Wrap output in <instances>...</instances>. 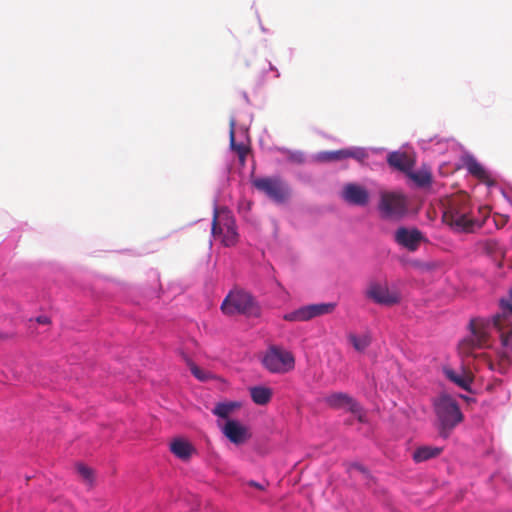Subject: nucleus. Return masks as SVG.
Returning <instances> with one entry per match:
<instances>
[{
	"mask_svg": "<svg viewBox=\"0 0 512 512\" xmlns=\"http://www.w3.org/2000/svg\"><path fill=\"white\" fill-rule=\"evenodd\" d=\"M500 308L501 313L493 317V325L499 333L504 349L498 364H495L483 353L474 354L475 349L486 348L490 345L489 323L483 319H472L470 321L471 334L458 345L460 355L463 357L474 356L479 358L490 370L505 369L510 364L509 358L512 355V323L508 319L509 316H512V299L510 296L509 299L500 300Z\"/></svg>",
	"mask_w": 512,
	"mask_h": 512,
	"instance_id": "f257e3e1",
	"label": "nucleus"
},
{
	"mask_svg": "<svg viewBox=\"0 0 512 512\" xmlns=\"http://www.w3.org/2000/svg\"><path fill=\"white\" fill-rule=\"evenodd\" d=\"M500 308L501 313L493 317V325L499 333L504 349L498 364H495L483 353L474 354L475 349L486 348L490 345L489 323L483 319H472L470 321L471 334L458 345L460 355L463 357L474 356L479 358L490 370L505 369L510 364L509 358L512 355V323L508 319L509 316H512V299L510 296L509 299L500 300Z\"/></svg>",
	"mask_w": 512,
	"mask_h": 512,
	"instance_id": "f03ea898",
	"label": "nucleus"
},
{
	"mask_svg": "<svg viewBox=\"0 0 512 512\" xmlns=\"http://www.w3.org/2000/svg\"><path fill=\"white\" fill-rule=\"evenodd\" d=\"M443 221L456 232L471 233L477 222L471 217L470 201L467 195L450 198L443 212Z\"/></svg>",
	"mask_w": 512,
	"mask_h": 512,
	"instance_id": "7ed1b4c3",
	"label": "nucleus"
},
{
	"mask_svg": "<svg viewBox=\"0 0 512 512\" xmlns=\"http://www.w3.org/2000/svg\"><path fill=\"white\" fill-rule=\"evenodd\" d=\"M221 310L228 316L242 314L248 317L260 316V308L253 296L244 290H233L224 299Z\"/></svg>",
	"mask_w": 512,
	"mask_h": 512,
	"instance_id": "20e7f679",
	"label": "nucleus"
},
{
	"mask_svg": "<svg viewBox=\"0 0 512 512\" xmlns=\"http://www.w3.org/2000/svg\"><path fill=\"white\" fill-rule=\"evenodd\" d=\"M435 411L440 422V434L444 437H447L448 433L463 419L458 403L447 395L437 400Z\"/></svg>",
	"mask_w": 512,
	"mask_h": 512,
	"instance_id": "39448f33",
	"label": "nucleus"
},
{
	"mask_svg": "<svg viewBox=\"0 0 512 512\" xmlns=\"http://www.w3.org/2000/svg\"><path fill=\"white\" fill-rule=\"evenodd\" d=\"M212 233L221 243L227 247L234 246L238 241L235 219L227 210H215Z\"/></svg>",
	"mask_w": 512,
	"mask_h": 512,
	"instance_id": "423d86ee",
	"label": "nucleus"
},
{
	"mask_svg": "<svg viewBox=\"0 0 512 512\" xmlns=\"http://www.w3.org/2000/svg\"><path fill=\"white\" fill-rule=\"evenodd\" d=\"M378 209L383 218L399 220L407 213V199L401 193L381 192Z\"/></svg>",
	"mask_w": 512,
	"mask_h": 512,
	"instance_id": "0eeeda50",
	"label": "nucleus"
},
{
	"mask_svg": "<svg viewBox=\"0 0 512 512\" xmlns=\"http://www.w3.org/2000/svg\"><path fill=\"white\" fill-rule=\"evenodd\" d=\"M262 363L270 372L284 374L294 369L295 358L290 351L272 346L263 357Z\"/></svg>",
	"mask_w": 512,
	"mask_h": 512,
	"instance_id": "6e6552de",
	"label": "nucleus"
},
{
	"mask_svg": "<svg viewBox=\"0 0 512 512\" xmlns=\"http://www.w3.org/2000/svg\"><path fill=\"white\" fill-rule=\"evenodd\" d=\"M253 186L275 203H284L290 196L289 186L279 177H260L252 180Z\"/></svg>",
	"mask_w": 512,
	"mask_h": 512,
	"instance_id": "1a4fd4ad",
	"label": "nucleus"
},
{
	"mask_svg": "<svg viewBox=\"0 0 512 512\" xmlns=\"http://www.w3.org/2000/svg\"><path fill=\"white\" fill-rule=\"evenodd\" d=\"M334 303H319L302 306L292 312L286 313L283 319L289 322L309 321L315 317L330 314L335 309Z\"/></svg>",
	"mask_w": 512,
	"mask_h": 512,
	"instance_id": "9d476101",
	"label": "nucleus"
},
{
	"mask_svg": "<svg viewBox=\"0 0 512 512\" xmlns=\"http://www.w3.org/2000/svg\"><path fill=\"white\" fill-rule=\"evenodd\" d=\"M366 297L373 302L391 306L399 303L400 296L395 291H390L387 285H382L378 282L370 283L366 290Z\"/></svg>",
	"mask_w": 512,
	"mask_h": 512,
	"instance_id": "9b49d317",
	"label": "nucleus"
},
{
	"mask_svg": "<svg viewBox=\"0 0 512 512\" xmlns=\"http://www.w3.org/2000/svg\"><path fill=\"white\" fill-rule=\"evenodd\" d=\"M341 198L348 204L362 207L369 203L370 195L365 187L357 183H347L342 188Z\"/></svg>",
	"mask_w": 512,
	"mask_h": 512,
	"instance_id": "f8f14e48",
	"label": "nucleus"
},
{
	"mask_svg": "<svg viewBox=\"0 0 512 512\" xmlns=\"http://www.w3.org/2000/svg\"><path fill=\"white\" fill-rule=\"evenodd\" d=\"M423 239V234L417 228L399 227L394 234L395 242L411 252L419 248Z\"/></svg>",
	"mask_w": 512,
	"mask_h": 512,
	"instance_id": "ddd939ff",
	"label": "nucleus"
},
{
	"mask_svg": "<svg viewBox=\"0 0 512 512\" xmlns=\"http://www.w3.org/2000/svg\"><path fill=\"white\" fill-rule=\"evenodd\" d=\"M324 401L333 409H344L354 414L361 412V406L359 403L349 394L344 392L331 393L325 397Z\"/></svg>",
	"mask_w": 512,
	"mask_h": 512,
	"instance_id": "4468645a",
	"label": "nucleus"
},
{
	"mask_svg": "<svg viewBox=\"0 0 512 512\" xmlns=\"http://www.w3.org/2000/svg\"><path fill=\"white\" fill-rule=\"evenodd\" d=\"M368 154L363 148H345L336 151H325L319 154V159L325 162L341 161L353 158L357 161H364Z\"/></svg>",
	"mask_w": 512,
	"mask_h": 512,
	"instance_id": "2eb2a0df",
	"label": "nucleus"
},
{
	"mask_svg": "<svg viewBox=\"0 0 512 512\" xmlns=\"http://www.w3.org/2000/svg\"><path fill=\"white\" fill-rule=\"evenodd\" d=\"M223 434L236 445L245 443L250 439L249 429L236 420L229 419L222 428Z\"/></svg>",
	"mask_w": 512,
	"mask_h": 512,
	"instance_id": "dca6fc26",
	"label": "nucleus"
},
{
	"mask_svg": "<svg viewBox=\"0 0 512 512\" xmlns=\"http://www.w3.org/2000/svg\"><path fill=\"white\" fill-rule=\"evenodd\" d=\"M387 162L392 168L404 172L405 174L409 173L415 165L414 158L410 154L401 151L389 153Z\"/></svg>",
	"mask_w": 512,
	"mask_h": 512,
	"instance_id": "f3484780",
	"label": "nucleus"
},
{
	"mask_svg": "<svg viewBox=\"0 0 512 512\" xmlns=\"http://www.w3.org/2000/svg\"><path fill=\"white\" fill-rule=\"evenodd\" d=\"M464 166L467 171L475 178L480 180L481 182L492 186L495 184V181L491 178L488 171L483 167V165L473 156L469 155L464 158Z\"/></svg>",
	"mask_w": 512,
	"mask_h": 512,
	"instance_id": "a211bd4d",
	"label": "nucleus"
},
{
	"mask_svg": "<svg viewBox=\"0 0 512 512\" xmlns=\"http://www.w3.org/2000/svg\"><path fill=\"white\" fill-rule=\"evenodd\" d=\"M447 379L465 391H471V384L474 380L473 373L468 369H463L461 373L454 371L452 368L445 367L443 369Z\"/></svg>",
	"mask_w": 512,
	"mask_h": 512,
	"instance_id": "6ab92c4d",
	"label": "nucleus"
},
{
	"mask_svg": "<svg viewBox=\"0 0 512 512\" xmlns=\"http://www.w3.org/2000/svg\"><path fill=\"white\" fill-rule=\"evenodd\" d=\"M442 448L433 446H420L413 452L412 458L415 462L420 463L439 456Z\"/></svg>",
	"mask_w": 512,
	"mask_h": 512,
	"instance_id": "aec40b11",
	"label": "nucleus"
},
{
	"mask_svg": "<svg viewBox=\"0 0 512 512\" xmlns=\"http://www.w3.org/2000/svg\"><path fill=\"white\" fill-rule=\"evenodd\" d=\"M250 396L257 405H266L272 398V390L265 386H254L250 388Z\"/></svg>",
	"mask_w": 512,
	"mask_h": 512,
	"instance_id": "412c9836",
	"label": "nucleus"
},
{
	"mask_svg": "<svg viewBox=\"0 0 512 512\" xmlns=\"http://www.w3.org/2000/svg\"><path fill=\"white\" fill-rule=\"evenodd\" d=\"M170 448L172 453L182 460L188 459L194 451L193 446L183 439L174 440Z\"/></svg>",
	"mask_w": 512,
	"mask_h": 512,
	"instance_id": "4be33fe9",
	"label": "nucleus"
},
{
	"mask_svg": "<svg viewBox=\"0 0 512 512\" xmlns=\"http://www.w3.org/2000/svg\"><path fill=\"white\" fill-rule=\"evenodd\" d=\"M230 146L237 153L240 164L244 165L246 156L249 152V149L245 144L237 143L235 141V131H234V123L233 122L231 123V128H230Z\"/></svg>",
	"mask_w": 512,
	"mask_h": 512,
	"instance_id": "5701e85b",
	"label": "nucleus"
},
{
	"mask_svg": "<svg viewBox=\"0 0 512 512\" xmlns=\"http://www.w3.org/2000/svg\"><path fill=\"white\" fill-rule=\"evenodd\" d=\"M348 339L355 350L359 352H363L371 343V338L369 335L357 336L355 334H350Z\"/></svg>",
	"mask_w": 512,
	"mask_h": 512,
	"instance_id": "b1692460",
	"label": "nucleus"
},
{
	"mask_svg": "<svg viewBox=\"0 0 512 512\" xmlns=\"http://www.w3.org/2000/svg\"><path fill=\"white\" fill-rule=\"evenodd\" d=\"M407 175L415 182L417 185L424 187L431 183V175L428 172H413L412 170L407 173Z\"/></svg>",
	"mask_w": 512,
	"mask_h": 512,
	"instance_id": "393cba45",
	"label": "nucleus"
},
{
	"mask_svg": "<svg viewBox=\"0 0 512 512\" xmlns=\"http://www.w3.org/2000/svg\"><path fill=\"white\" fill-rule=\"evenodd\" d=\"M234 406L232 404L219 403L213 409V413L221 418H228Z\"/></svg>",
	"mask_w": 512,
	"mask_h": 512,
	"instance_id": "a878e982",
	"label": "nucleus"
},
{
	"mask_svg": "<svg viewBox=\"0 0 512 512\" xmlns=\"http://www.w3.org/2000/svg\"><path fill=\"white\" fill-rule=\"evenodd\" d=\"M76 469H77L78 474L82 477V479L84 481H86L89 484L92 483L93 471L91 468L80 463V464H77Z\"/></svg>",
	"mask_w": 512,
	"mask_h": 512,
	"instance_id": "bb28decb",
	"label": "nucleus"
},
{
	"mask_svg": "<svg viewBox=\"0 0 512 512\" xmlns=\"http://www.w3.org/2000/svg\"><path fill=\"white\" fill-rule=\"evenodd\" d=\"M482 247L487 254H494L499 249V242L496 239H487L482 242Z\"/></svg>",
	"mask_w": 512,
	"mask_h": 512,
	"instance_id": "cd10ccee",
	"label": "nucleus"
},
{
	"mask_svg": "<svg viewBox=\"0 0 512 512\" xmlns=\"http://www.w3.org/2000/svg\"><path fill=\"white\" fill-rule=\"evenodd\" d=\"M191 373L199 380L205 381L209 378L208 374L201 370L197 365L192 362H188Z\"/></svg>",
	"mask_w": 512,
	"mask_h": 512,
	"instance_id": "c85d7f7f",
	"label": "nucleus"
},
{
	"mask_svg": "<svg viewBox=\"0 0 512 512\" xmlns=\"http://www.w3.org/2000/svg\"><path fill=\"white\" fill-rule=\"evenodd\" d=\"M288 159L294 163H303L304 162V154L299 151H288Z\"/></svg>",
	"mask_w": 512,
	"mask_h": 512,
	"instance_id": "c756f323",
	"label": "nucleus"
},
{
	"mask_svg": "<svg viewBox=\"0 0 512 512\" xmlns=\"http://www.w3.org/2000/svg\"><path fill=\"white\" fill-rule=\"evenodd\" d=\"M35 320L41 325H49L51 323V319L46 315H40Z\"/></svg>",
	"mask_w": 512,
	"mask_h": 512,
	"instance_id": "7c9ffc66",
	"label": "nucleus"
},
{
	"mask_svg": "<svg viewBox=\"0 0 512 512\" xmlns=\"http://www.w3.org/2000/svg\"><path fill=\"white\" fill-rule=\"evenodd\" d=\"M249 485H250V486H253V487H255V488H258V489H262V488H263L259 483H256V482H254V481H250V482H249Z\"/></svg>",
	"mask_w": 512,
	"mask_h": 512,
	"instance_id": "2f4dec72",
	"label": "nucleus"
},
{
	"mask_svg": "<svg viewBox=\"0 0 512 512\" xmlns=\"http://www.w3.org/2000/svg\"><path fill=\"white\" fill-rule=\"evenodd\" d=\"M510 297L512 299V288L510 289Z\"/></svg>",
	"mask_w": 512,
	"mask_h": 512,
	"instance_id": "473e14b6",
	"label": "nucleus"
}]
</instances>
